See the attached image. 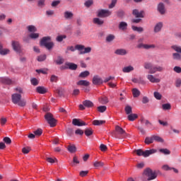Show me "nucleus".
I'll return each instance as SVG.
<instances>
[{"label": "nucleus", "mask_w": 181, "mask_h": 181, "mask_svg": "<svg viewBox=\"0 0 181 181\" xmlns=\"http://www.w3.org/2000/svg\"><path fill=\"white\" fill-rule=\"evenodd\" d=\"M83 50H84V51H83ZM90 52H91V47H87L84 48V49H82L80 51V54H85L90 53Z\"/></svg>", "instance_id": "35"}, {"label": "nucleus", "mask_w": 181, "mask_h": 181, "mask_svg": "<svg viewBox=\"0 0 181 181\" xmlns=\"http://www.w3.org/2000/svg\"><path fill=\"white\" fill-rule=\"evenodd\" d=\"M115 132H117V134L122 137V139H125L127 136V133H126L125 130L119 127V126H115Z\"/></svg>", "instance_id": "11"}, {"label": "nucleus", "mask_w": 181, "mask_h": 181, "mask_svg": "<svg viewBox=\"0 0 181 181\" xmlns=\"http://www.w3.org/2000/svg\"><path fill=\"white\" fill-rule=\"evenodd\" d=\"M155 48H156V45L153 44H151V45L146 44V45H144L143 49H155Z\"/></svg>", "instance_id": "48"}, {"label": "nucleus", "mask_w": 181, "mask_h": 181, "mask_svg": "<svg viewBox=\"0 0 181 181\" xmlns=\"http://www.w3.org/2000/svg\"><path fill=\"white\" fill-rule=\"evenodd\" d=\"M45 1L46 0H39L37 1V6H39V8H44V6H45Z\"/></svg>", "instance_id": "44"}, {"label": "nucleus", "mask_w": 181, "mask_h": 181, "mask_svg": "<svg viewBox=\"0 0 181 181\" xmlns=\"http://www.w3.org/2000/svg\"><path fill=\"white\" fill-rule=\"evenodd\" d=\"M64 63V59H63L62 57H57V60H55V64L57 65H61Z\"/></svg>", "instance_id": "38"}, {"label": "nucleus", "mask_w": 181, "mask_h": 181, "mask_svg": "<svg viewBox=\"0 0 181 181\" xmlns=\"http://www.w3.org/2000/svg\"><path fill=\"white\" fill-rule=\"evenodd\" d=\"M173 71H175V73L180 74L181 73V67L180 66H174Z\"/></svg>", "instance_id": "64"}, {"label": "nucleus", "mask_w": 181, "mask_h": 181, "mask_svg": "<svg viewBox=\"0 0 181 181\" xmlns=\"http://www.w3.org/2000/svg\"><path fill=\"white\" fill-rule=\"evenodd\" d=\"M156 11L160 16H165L167 13V8L163 2H158L156 5Z\"/></svg>", "instance_id": "6"}, {"label": "nucleus", "mask_w": 181, "mask_h": 181, "mask_svg": "<svg viewBox=\"0 0 181 181\" xmlns=\"http://www.w3.org/2000/svg\"><path fill=\"white\" fill-rule=\"evenodd\" d=\"M94 106L95 105L91 100H86L82 102V104L78 105V108L81 111H83L85 108H93Z\"/></svg>", "instance_id": "7"}, {"label": "nucleus", "mask_w": 181, "mask_h": 181, "mask_svg": "<svg viewBox=\"0 0 181 181\" xmlns=\"http://www.w3.org/2000/svg\"><path fill=\"white\" fill-rule=\"evenodd\" d=\"M92 22L95 23L96 25H103L104 21L103 20L100 19L99 18H95L92 20Z\"/></svg>", "instance_id": "21"}, {"label": "nucleus", "mask_w": 181, "mask_h": 181, "mask_svg": "<svg viewBox=\"0 0 181 181\" xmlns=\"http://www.w3.org/2000/svg\"><path fill=\"white\" fill-rule=\"evenodd\" d=\"M154 66H152V64L151 63H145L144 64V68L146 69H151V68H153Z\"/></svg>", "instance_id": "53"}, {"label": "nucleus", "mask_w": 181, "mask_h": 181, "mask_svg": "<svg viewBox=\"0 0 181 181\" xmlns=\"http://www.w3.org/2000/svg\"><path fill=\"white\" fill-rule=\"evenodd\" d=\"M78 68V66L76 64H74V63H66L65 66H62L61 69L65 70L67 69H69L70 70H76Z\"/></svg>", "instance_id": "12"}, {"label": "nucleus", "mask_w": 181, "mask_h": 181, "mask_svg": "<svg viewBox=\"0 0 181 181\" xmlns=\"http://www.w3.org/2000/svg\"><path fill=\"white\" fill-rule=\"evenodd\" d=\"M52 40V37L49 36L43 37L41 41H40V46L45 47L48 50H51L54 44L52 42H49Z\"/></svg>", "instance_id": "1"}, {"label": "nucleus", "mask_w": 181, "mask_h": 181, "mask_svg": "<svg viewBox=\"0 0 181 181\" xmlns=\"http://www.w3.org/2000/svg\"><path fill=\"white\" fill-rule=\"evenodd\" d=\"M103 79L99 75H95L93 78H92V84L95 86H99L103 84Z\"/></svg>", "instance_id": "10"}, {"label": "nucleus", "mask_w": 181, "mask_h": 181, "mask_svg": "<svg viewBox=\"0 0 181 181\" xmlns=\"http://www.w3.org/2000/svg\"><path fill=\"white\" fill-rule=\"evenodd\" d=\"M31 85L33 86H37L39 84V82L37 81V78H33V79L30 80Z\"/></svg>", "instance_id": "58"}, {"label": "nucleus", "mask_w": 181, "mask_h": 181, "mask_svg": "<svg viewBox=\"0 0 181 181\" xmlns=\"http://www.w3.org/2000/svg\"><path fill=\"white\" fill-rule=\"evenodd\" d=\"M127 119L129 121L134 122L136 119H138V115L136 114H129Z\"/></svg>", "instance_id": "25"}, {"label": "nucleus", "mask_w": 181, "mask_h": 181, "mask_svg": "<svg viewBox=\"0 0 181 181\" xmlns=\"http://www.w3.org/2000/svg\"><path fill=\"white\" fill-rule=\"evenodd\" d=\"M147 79L151 82V83H158L160 82V80L158 78H155L153 75L148 74L147 75Z\"/></svg>", "instance_id": "17"}, {"label": "nucleus", "mask_w": 181, "mask_h": 181, "mask_svg": "<svg viewBox=\"0 0 181 181\" xmlns=\"http://www.w3.org/2000/svg\"><path fill=\"white\" fill-rule=\"evenodd\" d=\"M72 124L76 127H83L87 125L84 121L76 118L72 119Z\"/></svg>", "instance_id": "14"}, {"label": "nucleus", "mask_w": 181, "mask_h": 181, "mask_svg": "<svg viewBox=\"0 0 181 181\" xmlns=\"http://www.w3.org/2000/svg\"><path fill=\"white\" fill-rule=\"evenodd\" d=\"M125 112L127 115H132V108L131 106L127 105L125 107Z\"/></svg>", "instance_id": "46"}, {"label": "nucleus", "mask_w": 181, "mask_h": 181, "mask_svg": "<svg viewBox=\"0 0 181 181\" xmlns=\"http://www.w3.org/2000/svg\"><path fill=\"white\" fill-rule=\"evenodd\" d=\"M115 38V35L110 34L106 37V42H111L114 41Z\"/></svg>", "instance_id": "39"}, {"label": "nucleus", "mask_w": 181, "mask_h": 181, "mask_svg": "<svg viewBox=\"0 0 181 181\" xmlns=\"http://www.w3.org/2000/svg\"><path fill=\"white\" fill-rule=\"evenodd\" d=\"M151 139H153L154 141H156L158 143H164V139L158 136H152Z\"/></svg>", "instance_id": "32"}, {"label": "nucleus", "mask_w": 181, "mask_h": 181, "mask_svg": "<svg viewBox=\"0 0 181 181\" xmlns=\"http://www.w3.org/2000/svg\"><path fill=\"white\" fill-rule=\"evenodd\" d=\"M162 28H163V23L162 22L156 23L153 28L154 33H160V30H162Z\"/></svg>", "instance_id": "19"}, {"label": "nucleus", "mask_w": 181, "mask_h": 181, "mask_svg": "<svg viewBox=\"0 0 181 181\" xmlns=\"http://www.w3.org/2000/svg\"><path fill=\"white\" fill-rule=\"evenodd\" d=\"M67 150L70 153H74L76 151V147L74 145H69L67 147Z\"/></svg>", "instance_id": "31"}, {"label": "nucleus", "mask_w": 181, "mask_h": 181, "mask_svg": "<svg viewBox=\"0 0 181 181\" xmlns=\"http://www.w3.org/2000/svg\"><path fill=\"white\" fill-rule=\"evenodd\" d=\"M76 85H78V86L88 87L90 85V83L88 81L81 80V81H78V83H76Z\"/></svg>", "instance_id": "20"}, {"label": "nucleus", "mask_w": 181, "mask_h": 181, "mask_svg": "<svg viewBox=\"0 0 181 181\" xmlns=\"http://www.w3.org/2000/svg\"><path fill=\"white\" fill-rule=\"evenodd\" d=\"M37 92L40 94H45L47 90H46L45 88H44L43 86H38L37 88Z\"/></svg>", "instance_id": "34"}, {"label": "nucleus", "mask_w": 181, "mask_h": 181, "mask_svg": "<svg viewBox=\"0 0 181 181\" xmlns=\"http://www.w3.org/2000/svg\"><path fill=\"white\" fill-rule=\"evenodd\" d=\"M98 101L102 105H106L109 103L108 98L106 96L98 98Z\"/></svg>", "instance_id": "23"}, {"label": "nucleus", "mask_w": 181, "mask_h": 181, "mask_svg": "<svg viewBox=\"0 0 181 181\" xmlns=\"http://www.w3.org/2000/svg\"><path fill=\"white\" fill-rule=\"evenodd\" d=\"M159 151L160 153L164 155H170V151H169L168 148H160Z\"/></svg>", "instance_id": "41"}, {"label": "nucleus", "mask_w": 181, "mask_h": 181, "mask_svg": "<svg viewBox=\"0 0 181 181\" xmlns=\"http://www.w3.org/2000/svg\"><path fill=\"white\" fill-rule=\"evenodd\" d=\"M134 70V66H127L124 67L122 69L123 73H129L130 71H133Z\"/></svg>", "instance_id": "30"}, {"label": "nucleus", "mask_w": 181, "mask_h": 181, "mask_svg": "<svg viewBox=\"0 0 181 181\" xmlns=\"http://www.w3.org/2000/svg\"><path fill=\"white\" fill-rule=\"evenodd\" d=\"M75 48H76V50H78L80 52L81 50H83L84 49H86L85 46L82 45H76Z\"/></svg>", "instance_id": "59"}, {"label": "nucleus", "mask_w": 181, "mask_h": 181, "mask_svg": "<svg viewBox=\"0 0 181 181\" xmlns=\"http://www.w3.org/2000/svg\"><path fill=\"white\" fill-rule=\"evenodd\" d=\"M0 81L6 85H11L12 83L11 80L8 78H1Z\"/></svg>", "instance_id": "28"}, {"label": "nucleus", "mask_w": 181, "mask_h": 181, "mask_svg": "<svg viewBox=\"0 0 181 181\" xmlns=\"http://www.w3.org/2000/svg\"><path fill=\"white\" fill-rule=\"evenodd\" d=\"M84 134L87 137L90 136L93 134V129L91 128L86 129V130H85L84 132Z\"/></svg>", "instance_id": "37"}, {"label": "nucleus", "mask_w": 181, "mask_h": 181, "mask_svg": "<svg viewBox=\"0 0 181 181\" xmlns=\"http://www.w3.org/2000/svg\"><path fill=\"white\" fill-rule=\"evenodd\" d=\"M165 71V68L162 66L154 65L151 69H149L148 74H155L156 72H163Z\"/></svg>", "instance_id": "9"}, {"label": "nucleus", "mask_w": 181, "mask_h": 181, "mask_svg": "<svg viewBox=\"0 0 181 181\" xmlns=\"http://www.w3.org/2000/svg\"><path fill=\"white\" fill-rule=\"evenodd\" d=\"M22 96L20 93H13L11 95V100L13 104H18V107H25L26 101L25 100H21Z\"/></svg>", "instance_id": "2"}, {"label": "nucleus", "mask_w": 181, "mask_h": 181, "mask_svg": "<svg viewBox=\"0 0 181 181\" xmlns=\"http://www.w3.org/2000/svg\"><path fill=\"white\" fill-rule=\"evenodd\" d=\"M43 131L41 129H37V130H35L33 133L35 136H40L42 135Z\"/></svg>", "instance_id": "60"}, {"label": "nucleus", "mask_w": 181, "mask_h": 181, "mask_svg": "<svg viewBox=\"0 0 181 181\" xmlns=\"http://www.w3.org/2000/svg\"><path fill=\"white\" fill-rule=\"evenodd\" d=\"M8 53H9V49H3L2 44L0 43V54L2 56H5L6 54H8Z\"/></svg>", "instance_id": "24"}, {"label": "nucleus", "mask_w": 181, "mask_h": 181, "mask_svg": "<svg viewBox=\"0 0 181 181\" xmlns=\"http://www.w3.org/2000/svg\"><path fill=\"white\" fill-rule=\"evenodd\" d=\"M3 141H4V143L6 144H11V140L9 137H4V139H3Z\"/></svg>", "instance_id": "62"}, {"label": "nucleus", "mask_w": 181, "mask_h": 181, "mask_svg": "<svg viewBox=\"0 0 181 181\" xmlns=\"http://www.w3.org/2000/svg\"><path fill=\"white\" fill-rule=\"evenodd\" d=\"M132 29L133 31H136L139 33H141L144 32V28H143L142 27H136V26L132 25Z\"/></svg>", "instance_id": "26"}, {"label": "nucleus", "mask_w": 181, "mask_h": 181, "mask_svg": "<svg viewBox=\"0 0 181 181\" xmlns=\"http://www.w3.org/2000/svg\"><path fill=\"white\" fill-rule=\"evenodd\" d=\"M162 108L164 110H169L171 109V105L170 103H165V104H163Z\"/></svg>", "instance_id": "49"}, {"label": "nucleus", "mask_w": 181, "mask_h": 181, "mask_svg": "<svg viewBox=\"0 0 181 181\" xmlns=\"http://www.w3.org/2000/svg\"><path fill=\"white\" fill-rule=\"evenodd\" d=\"M104 163L100 162V161H95V163H93V166H95V168H102L103 167Z\"/></svg>", "instance_id": "47"}, {"label": "nucleus", "mask_w": 181, "mask_h": 181, "mask_svg": "<svg viewBox=\"0 0 181 181\" xmlns=\"http://www.w3.org/2000/svg\"><path fill=\"white\" fill-rule=\"evenodd\" d=\"M40 37V34L39 33H31L30 35H29V37L33 39V40H35L37 38H39Z\"/></svg>", "instance_id": "51"}, {"label": "nucleus", "mask_w": 181, "mask_h": 181, "mask_svg": "<svg viewBox=\"0 0 181 181\" xmlns=\"http://www.w3.org/2000/svg\"><path fill=\"white\" fill-rule=\"evenodd\" d=\"M154 98H156V100H160L162 98V95L158 92H154Z\"/></svg>", "instance_id": "61"}, {"label": "nucleus", "mask_w": 181, "mask_h": 181, "mask_svg": "<svg viewBox=\"0 0 181 181\" xmlns=\"http://www.w3.org/2000/svg\"><path fill=\"white\" fill-rule=\"evenodd\" d=\"M156 150L154 148L150 150H146L144 151L142 149L136 150L137 156H143L144 158H148V156L153 155L156 153Z\"/></svg>", "instance_id": "3"}, {"label": "nucleus", "mask_w": 181, "mask_h": 181, "mask_svg": "<svg viewBox=\"0 0 181 181\" xmlns=\"http://www.w3.org/2000/svg\"><path fill=\"white\" fill-rule=\"evenodd\" d=\"M12 46L14 52H16L17 53H21L22 49L19 42L13 41Z\"/></svg>", "instance_id": "13"}, {"label": "nucleus", "mask_w": 181, "mask_h": 181, "mask_svg": "<svg viewBox=\"0 0 181 181\" xmlns=\"http://www.w3.org/2000/svg\"><path fill=\"white\" fill-rule=\"evenodd\" d=\"M132 15L136 16V18H144V11H139L138 9H133Z\"/></svg>", "instance_id": "16"}, {"label": "nucleus", "mask_w": 181, "mask_h": 181, "mask_svg": "<svg viewBox=\"0 0 181 181\" xmlns=\"http://www.w3.org/2000/svg\"><path fill=\"white\" fill-rule=\"evenodd\" d=\"M27 30L29 31V33H36L37 32V28L33 25H28V27H27Z\"/></svg>", "instance_id": "40"}, {"label": "nucleus", "mask_w": 181, "mask_h": 181, "mask_svg": "<svg viewBox=\"0 0 181 181\" xmlns=\"http://www.w3.org/2000/svg\"><path fill=\"white\" fill-rule=\"evenodd\" d=\"M64 39H66V35H58L56 38V40L59 42H62Z\"/></svg>", "instance_id": "45"}, {"label": "nucleus", "mask_w": 181, "mask_h": 181, "mask_svg": "<svg viewBox=\"0 0 181 181\" xmlns=\"http://www.w3.org/2000/svg\"><path fill=\"white\" fill-rule=\"evenodd\" d=\"M35 71L39 74H47V69H37Z\"/></svg>", "instance_id": "57"}, {"label": "nucleus", "mask_w": 181, "mask_h": 181, "mask_svg": "<svg viewBox=\"0 0 181 181\" xmlns=\"http://www.w3.org/2000/svg\"><path fill=\"white\" fill-rule=\"evenodd\" d=\"M117 0H112L110 5H109V9H112L115 8V4H117Z\"/></svg>", "instance_id": "52"}, {"label": "nucleus", "mask_w": 181, "mask_h": 181, "mask_svg": "<svg viewBox=\"0 0 181 181\" xmlns=\"http://www.w3.org/2000/svg\"><path fill=\"white\" fill-rule=\"evenodd\" d=\"M154 140L152 139L151 136L150 137H146L145 139V144L147 145L151 144L152 143H153Z\"/></svg>", "instance_id": "43"}, {"label": "nucleus", "mask_w": 181, "mask_h": 181, "mask_svg": "<svg viewBox=\"0 0 181 181\" xmlns=\"http://www.w3.org/2000/svg\"><path fill=\"white\" fill-rule=\"evenodd\" d=\"M175 86H176V88H180L181 86V78L176 79Z\"/></svg>", "instance_id": "63"}, {"label": "nucleus", "mask_w": 181, "mask_h": 181, "mask_svg": "<svg viewBox=\"0 0 181 181\" xmlns=\"http://www.w3.org/2000/svg\"><path fill=\"white\" fill-rule=\"evenodd\" d=\"M112 12L108 9H100L97 12V16L98 18H107L110 17Z\"/></svg>", "instance_id": "8"}, {"label": "nucleus", "mask_w": 181, "mask_h": 181, "mask_svg": "<svg viewBox=\"0 0 181 181\" xmlns=\"http://www.w3.org/2000/svg\"><path fill=\"white\" fill-rule=\"evenodd\" d=\"M171 49H173L174 51L177 52V54H181V47L179 45H173L171 47Z\"/></svg>", "instance_id": "36"}, {"label": "nucleus", "mask_w": 181, "mask_h": 181, "mask_svg": "<svg viewBox=\"0 0 181 181\" xmlns=\"http://www.w3.org/2000/svg\"><path fill=\"white\" fill-rule=\"evenodd\" d=\"M45 118L48 124H49L50 127H56V119L54 118V115H52L50 112H47Z\"/></svg>", "instance_id": "5"}, {"label": "nucleus", "mask_w": 181, "mask_h": 181, "mask_svg": "<svg viewBox=\"0 0 181 181\" xmlns=\"http://www.w3.org/2000/svg\"><path fill=\"white\" fill-rule=\"evenodd\" d=\"M127 27H128L127 23H125L124 21L119 23V30H127Z\"/></svg>", "instance_id": "27"}, {"label": "nucleus", "mask_w": 181, "mask_h": 181, "mask_svg": "<svg viewBox=\"0 0 181 181\" xmlns=\"http://www.w3.org/2000/svg\"><path fill=\"white\" fill-rule=\"evenodd\" d=\"M124 15H125V13L124 12V11L119 10V11H117V16L119 18H123Z\"/></svg>", "instance_id": "54"}, {"label": "nucleus", "mask_w": 181, "mask_h": 181, "mask_svg": "<svg viewBox=\"0 0 181 181\" xmlns=\"http://www.w3.org/2000/svg\"><path fill=\"white\" fill-rule=\"evenodd\" d=\"M173 59L174 60L180 61V60H181V54H180L179 53H173Z\"/></svg>", "instance_id": "42"}, {"label": "nucleus", "mask_w": 181, "mask_h": 181, "mask_svg": "<svg viewBox=\"0 0 181 181\" xmlns=\"http://www.w3.org/2000/svg\"><path fill=\"white\" fill-rule=\"evenodd\" d=\"M45 60H46V54H43L37 57V62H44Z\"/></svg>", "instance_id": "56"}, {"label": "nucleus", "mask_w": 181, "mask_h": 181, "mask_svg": "<svg viewBox=\"0 0 181 181\" xmlns=\"http://www.w3.org/2000/svg\"><path fill=\"white\" fill-rule=\"evenodd\" d=\"M115 54H117V56H126L128 54V52L124 48H119L115 49Z\"/></svg>", "instance_id": "15"}, {"label": "nucleus", "mask_w": 181, "mask_h": 181, "mask_svg": "<svg viewBox=\"0 0 181 181\" xmlns=\"http://www.w3.org/2000/svg\"><path fill=\"white\" fill-rule=\"evenodd\" d=\"M64 18L65 20L69 21L74 18V13L72 11H66L64 12Z\"/></svg>", "instance_id": "18"}, {"label": "nucleus", "mask_w": 181, "mask_h": 181, "mask_svg": "<svg viewBox=\"0 0 181 181\" xmlns=\"http://www.w3.org/2000/svg\"><path fill=\"white\" fill-rule=\"evenodd\" d=\"M90 72L88 71H85L83 72H81L80 75H78V78L81 79H85L90 75Z\"/></svg>", "instance_id": "22"}, {"label": "nucleus", "mask_w": 181, "mask_h": 181, "mask_svg": "<svg viewBox=\"0 0 181 181\" xmlns=\"http://www.w3.org/2000/svg\"><path fill=\"white\" fill-rule=\"evenodd\" d=\"M106 110H107V107L106 106H100L98 107V112H101L103 113L106 111Z\"/></svg>", "instance_id": "50"}, {"label": "nucleus", "mask_w": 181, "mask_h": 181, "mask_svg": "<svg viewBox=\"0 0 181 181\" xmlns=\"http://www.w3.org/2000/svg\"><path fill=\"white\" fill-rule=\"evenodd\" d=\"M144 175H145V176L148 177V181L153 180L157 177L156 172L152 170L151 168H147L144 170Z\"/></svg>", "instance_id": "4"}, {"label": "nucleus", "mask_w": 181, "mask_h": 181, "mask_svg": "<svg viewBox=\"0 0 181 181\" xmlns=\"http://www.w3.org/2000/svg\"><path fill=\"white\" fill-rule=\"evenodd\" d=\"M92 124H93V125H95V126H100L103 124H105V121L95 119V120H93V122H92Z\"/></svg>", "instance_id": "33"}, {"label": "nucleus", "mask_w": 181, "mask_h": 181, "mask_svg": "<svg viewBox=\"0 0 181 181\" xmlns=\"http://www.w3.org/2000/svg\"><path fill=\"white\" fill-rule=\"evenodd\" d=\"M93 0H88V1H86V2L84 3V5L87 8H89V7L91 6V5H93Z\"/></svg>", "instance_id": "55"}, {"label": "nucleus", "mask_w": 181, "mask_h": 181, "mask_svg": "<svg viewBox=\"0 0 181 181\" xmlns=\"http://www.w3.org/2000/svg\"><path fill=\"white\" fill-rule=\"evenodd\" d=\"M141 92L139 90L136 89V88H133L132 89V95H133V98H136L139 96H140Z\"/></svg>", "instance_id": "29"}]
</instances>
